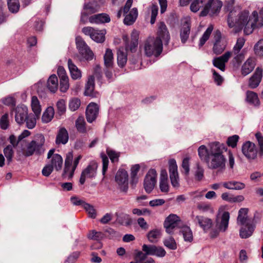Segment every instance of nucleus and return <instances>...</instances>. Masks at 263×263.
Returning a JSON list of instances; mask_svg holds the SVG:
<instances>
[{
    "label": "nucleus",
    "instance_id": "nucleus-14",
    "mask_svg": "<svg viewBox=\"0 0 263 263\" xmlns=\"http://www.w3.org/2000/svg\"><path fill=\"white\" fill-rule=\"evenodd\" d=\"M256 222L248 221L243 224H239L241 228L239 230V236L241 238L246 239L251 237L256 228Z\"/></svg>",
    "mask_w": 263,
    "mask_h": 263
},
{
    "label": "nucleus",
    "instance_id": "nucleus-23",
    "mask_svg": "<svg viewBox=\"0 0 263 263\" xmlns=\"http://www.w3.org/2000/svg\"><path fill=\"white\" fill-rule=\"evenodd\" d=\"M69 139L68 133L66 129L61 127L59 130L55 139V143L57 145L65 144Z\"/></svg>",
    "mask_w": 263,
    "mask_h": 263
},
{
    "label": "nucleus",
    "instance_id": "nucleus-58",
    "mask_svg": "<svg viewBox=\"0 0 263 263\" xmlns=\"http://www.w3.org/2000/svg\"><path fill=\"white\" fill-rule=\"evenodd\" d=\"M165 255L166 251L162 247L154 245L152 255H155L159 257H163L165 256Z\"/></svg>",
    "mask_w": 263,
    "mask_h": 263
},
{
    "label": "nucleus",
    "instance_id": "nucleus-8",
    "mask_svg": "<svg viewBox=\"0 0 263 263\" xmlns=\"http://www.w3.org/2000/svg\"><path fill=\"white\" fill-rule=\"evenodd\" d=\"M222 6V2L219 0H208L203 10L200 12V16H204L208 14L213 16L218 13Z\"/></svg>",
    "mask_w": 263,
    "mask_h": 263
},
{
    "label": "nucleus",
    "instance_id": "nucleus-64",
    "mask_svg": "<svg viewBox=\"0 0 263 263\" xmlns=\"http://www.w3.org/2000/svg\"><path fill=\"white\" fill-rule=\"evenodd\" d=\"M238 139L239 136L235 135L229 137L227 139V143L229 146L234 148L236 146Z\"/></svg>",
    "mask_w": 263,
    "mask_h": 263
},
{
    "label": "nucleus",
    "instance_id": "nucleus-27",
    "mask_svg": "<svg viewBox=\"0 0 263 263\" xmlns=\"http://www.w3.org/2000/svg\"><path fill=\"white\" fill-rule=\"evenodd\" d=\"M190 29V24L188 21H186L183 24L180 31V36L182 43H185L189 39Z\"/></svg>",
    "mask_w": 263,
    "mask_h": 263
},
{
    "label": "nucleus",
    "instance_id": "nucleus-9",
    "mask_svg": "<svg viewBox=\"0 0 263 263\" xmlns=\"http://www.w3.org/2000/svg\"><path fill=\"white\" fill-rule=\"evenodd\" d=\"M157 173L155 170L151 169L146 175L143 186L145 192L149 194L155 187L157 182Z\"/></svg>",
    "mask_w": 263,
    "mask_h": 263
},
{
    "label": "nucleus",
    "instance_id": "nucleus-53",
    "mask_svg": "<svg viewBox=\"0 0 263 263\" xmlns=\"http://www.w3.org/2000/svg\"><path fill=\"white\" fill-rule=\"evenodd\" d=\"M138 257L139 263H155L153 258L151 257L147 258V257L145 256L142 251H138Z\"/></svg>",
    "mask_w": 263,
    "mask_h": 263
},
{
    "label": "nucleus",
    "instance_id": "nucleus-36",
    "mask_svg": "<svg viewBox=\"0 0 263 263\" xmlns=\"http://www.w3.org/2000/svg\"><path fill=\"white\" fill-rule=\"evenodd\" d=\"M32 110L34 113L35 116L38 118L41 112V106L39 101L36 96H33L31 99Z\"/></svg>",
    "mask_w": 263,
    "mask_h": 263
},
{
    "label": "nucleus",
    "instance_id": "nucleus-62",
    "mask_svg": "<svg viewBox=\"0 0 263 263\" xmlns=\"http://www.w3.org/2000/svg\"><path fill=\"white\" fill-rule=\"evenodd\" d=\"M254 48L256 55L263 56V39L259 40L255 45Z\"/></svg>",
    "mask_w": 263,
    "mask_h": 263
},
{
    "label": "nucleus",
    "instance_id": "nucleus-2",
    "mask_svg": "<svg viewBox=\"0 0 263 263\" xmlns=\"http://www.w3.org/2000/svg\"><path fill=\"white\" fill-rule=\"evenodd\" d=\"M227 153V146L218 142L210 145V156L206 163L209 168L223 171L226 168V159L224 153Z\"/></svg>",
    "mask_w": 263,
    "mask_h": 263
},
{
    "label": "nucleus",
    "instance_id": "nucleus-22",
    "mask_svg": "<svg viewBox=\"0 0 263 263\" xmlns=\"http://www.w3.org/2000/svg\"><path fill=\"white\" fill-rule=\"evenodd\" d=\"M95 88V78L93 76H91L88 79L87 83L85 86L84 95L91 98H96L98 96V93L94 91Z\"/></svg>",
    "mask_w": 263,
    "mask_h": 263
},
{
    "label": "nucleus",
    "instance_id": "nucleus-44",
    "mask_svg": "<svg viewBox=\"0 0 263 263\" xmlns=\"http://www.w3.org/2000/svg\"><path fill=\"white\" fill-rule=\"evenodd\" d=\"M140 168L139 164H135L132 167L130 173L132 184H136L137 183L138 180L137 173L139 171Z\"/></svg>",
    "mask_w": 263,
    "mask_h": 263
},
{
    "label": "nucleus",
    "instance_id": "nucleus-32",
    "mask_svg": "<svg viewBox=\"0 0 263 263\" xmlns=\"http://www.w3.org/2000/svg\"><path fill=\"white\" fill-rule=\"evenodd\" d=\"M47 86L51 92L54 93L57 90L58 88V80L55 74L51 75L48 78Z\"/></svg>",
    "mask_w": 263,
    "mask_h": 263
},
{
    "label": "nucleus",
    "instance_id": "nucleus-35",
    "mask_svg": "<svg viewBox=\"0 0 263 263\" xmlns=\"http://www.w3.org/2000/svg\"><path fill=\"white\" fill-rule=\"evenodd\" d=\"M180 232L182 234L185 241L191 242L193 240V232L189 227L184 226L182 227Z\"/></svg>",
    "mask_w": 263,
    "mask_h": 263
},
{
    "label": "nucleus",
    "instance_id": "nucleus-4",
    "mask_svg": "<svg viewBox=\"0 0 263 263\" xmlns=\"http://www.w3.org/2000/svg\"><path fill=\"white\" fill-rule=\"evenodd\" d=\"M255 136L259 147V151H258L255 144L250 141L246 142L242 146L243 154L250 160H254L256 158L257 154L260 157L263 156V136L260 133H256Z\"/></svg>",
    "mask_w": 263,
    "mask_h": 263
},
{
    "label": "nucleus",
    "instance_id": "nucleus-6",
    "mask_svg": "<svg viewBox=\"0 0 263 263\" xmlns=\"http://www.w3.org/2000/svg\"><path fill=\"white\" fill-rule=\"evenodd\" d=\"M81 158L82 156L81 155L78 156L74 159L71 167L73 161V154L72 152L68 153L65 160V166L62 176L64 178L68 177L69 179H71L73 176L74 171L79 163V161Z\"/></svg>",
    "mask_w": 263,
    "mask_h": 263
},
{
    "label": "nucleus",
    "instance_id": "nucleus-13",
    "mask_svg": "<svg viewBox=\"0 0 263 263\" xmlns=\"http://www.w3.org/2000/svg\"><path fill=\"white\" fill-rule=\"evenodd\" d=\"M169 173L171 184L174 187L178 188L179 186V176L177 171L176 162L174 159L169 161Z\"/></svg>",
    "mask_w": 263,
    "mask_h": 263
},
{
    "label": "nucleus",
    "instance_id": "nucleus-46",
    "mask_svg": "<svg viewBox=\"0 0 263 263\" xmlns=\"http://www.w3.org/2000/svg\"><path fill=\"white\" fill-rule=\"evenodd\" d=\"M213 28H214V27L212 25H210L209 26V27H208V28L206 29L205 31L204 32L202 36L201 37V38L200 40V42H199V44L200 47L202 46L205 44L206 41L209 39V38L213 30Z\"/></svg>",
    "mask_w": 263,
    "mask_h": 263
},
{
    "label": "nucleus",
    "instance_id": "nucleus-63",
    "mask_svg": "<svg viewBox=\"0 0 263 263\" xmlns=\"http://www.w3.org/2000/svg\"><path fill=\"white\" fill-rule=\"evenodd\" d=\"M154 245H146L144 244L142 247V250L143 254L145 255V256L148 255H152L153 249H154Z\"/></svg>",
    "mask_w": 263,
    "mask_h": 263
},
{
    "label": "nucleus",
    "instance_id": "nucleus-34",
    "mask_svg": "<svg viewBox=\"0 0 263 263\" xmlns=\"http://www.w3.org/2000/svg\"><path fill=\"white\" fill-rule=\"evenodd\" d=\"M63 158L61 155L58 154L53 155L51 159V165L55 168L56 171H60L62 167Z\"/></svg>",
    "mask_w": 263,
    "mask_h": 263
},
{
    "label": "nucleus",
    "instance_id": "nucleus-30",
    "mask_svg": "<svg viewBox=\"0 0 263 263\" xmlns=\"http://www.w3.org/2000/svg\"><path fill=\"white\" fill-rule=\"evenodd\" d=\"M245 42V40L242 37H239L237 39L236 45L234 46L233 48V52L235 54H237V55L234 58V59L238 63L241 62L240 58L242 57L241 54H238L240 49L242 48L244 45Z\"/></svg>",
    "mask_w": 263,
    "mask_h": 263
},
{
    "label": "nucleus",
    "instance_id": "nucleus-37",
    "mask_svg": "<svg viewBox=\"0 0 263 263\" xmlns=\"http://www.w3.org/2000/svg\"><path fill=\"white\" fill-rule=\"evenodd\" d=\"M246 95L247 101L249 103L254 106L259 105L260 102L256 93L251 91H247Z\"/></svg>",
    "mask_w": 263,
    "mask_h": 263
},
{
    "label": "nucleus",
    "instance_id": "nucleus-10",
    "mask_svg": "<svg viewBox=\"0 0 263 263\" xmlns=\"http://www.w3.org/2000/svg\"><path fill=\"white\" fill-rule=\"evenodd\" d=\"M76 43L78 49L80 54L87 60H91L93 59V53L87 46L85 42L80 36L76 38Z\"/></svg>",
    "mask_w": 263,
    "mask_h": 263
},
{
    "label": "nucleus",
    "instance_id": "nucleus-18",
    "mask_svg": "<svg viewBox=\"0 0 263 263\" xmlns=\"http://www.w3.org/2000/svg\"><path fill=\"white\" fill-rule=\"evenodd\" d=\"M231 55V52L227 51L221 56L214 58L213 60V65L220 70L224 71L226 67V63L228 62Z\"/></svg>",
    "mask_w": 263,
    "mask_h": 263
},
{
    "label": "nucleus",
    "instance_id": "nucleus-28",
    "mask_svg": "<svg viewBox=\"0 0 263 263\" xmlns=\"http://www.w3.org/2000/svg\"><path fill=\"white\" fill-rule=\"evenodd\" d=\"M68 66L71 77L73 79L77 80L81 78V71L70 59L68 60Z\"/></svg>",
    "mask_w": 263,
    "mask_h": 263
},
{
    "label": "nucleus",
    "instance_id": "nucleus-61",
    "mask_svg": "<svg viewBox=\"0 0 263 263\" xmlns=\"http://www.w3.org/2000/svg\"><path fill=\"white\" fill-rule=\"evenodd\" d=\"M106 153L112 162L118 161V159L120 156V153H117L109 148L107 149Z\"/></svg>",
    "mask_w": 263,
    "mask_h": 263
},
{
    "label": "nucleus",
    "instance_id": "nucleus-42",
    "mask_svg": "<svg viewBox=\"0 0 263 263\" xmlns=\"http://www.w3.org/2000/svg\"><path fill=\"white\" fill-rule=\"evenodd\" d=\"M86 122L82 116H79L76 121V127L77 130L81 133L86 132Z\"/></svg>",
    "mask_w": 263,
    "mask_h": 263
},
{
    "label": "nucleus",
    "instance_id": "nucleus-48",
    "mask_svg": "<svg viewBox=\"0 0 263 263\" xmlns=\"http://www.w3.org/2000/svg\"><path fill=\"white\" fill-rule=\"evenodd\" d=\"M83 208L88 214L89 217L93 219L96 218L97 216V213L94 206L86 202L84 204Z\"/></svg>",
    "mask_w": 263,
    "mask_h": 263
},
{
    "label": "nucleus",
    "instance_id": "nucleus-25",
    "mask_svg": "<svg viewBox=\"0 0 263 263\" xmlns=\"http://www.w3.org/2000/svg\"><path fill=\"white\" fill-rule=\"evenodd\" d=\"M110 21L109 16L105 13L93 15L89 17V22L90 23L99 24L108 23Z\"/></svg>",
    "mask_w": 263,
    "mask_h": 263
},
{
    "label": "nucleus",
    "instance_id": "nucleus-45",
    "mask_svg": "<svg viewBox=\"0 0 263 263\" xmlns=\"http://www.w3.org/2000/svg\"><path fill=\"white\" fill-rule=\"evenodd\" d=\"M7 4L9 11L12 13L18 11L20 7L18 0H7Z\"/></svg>",
    "mask_w": 263,
    "mask_h": 263
},
{
    "label": "nucleus",
    "instance_id": "nucleus-29",
    "mask_svg": "<svg viewBox=\"0 0 263 263\" xmlns=\"http://www.w3.org/2000/svg\"><path fill=\"white\" fill-rule=\"evenodd\" d=\"M104 63L106 69H110L114 65V55L112 50L107 49L104 55Z\"/></svg>",
    "mask_w": 263,
    "mask_h": 263
},
{
    "label": "nucleus",
    "instance_id": "nucleus-31",
    "mask_svg": "<svg viewBox=\"0 0 263 263\" xmlns=\"http://www.w3.org/2000/svg\"><path fill=\"white\" fill-rule=\"evenodd\" d=\"M223 186L229 190H240L243 189L246 185L245 183L235 181H230L223 182Z\"/></svg>",
    "mask_w": 263,
    "mask_h": 263
},
{
    "label": "nucleus",
    "instance_id": "nucleus-26",
    "mask_svg": "<svg viewBox=\"0 0 263 263\" xmlns=\"http://www.w3.org/2000/svg\"><path fill=\"white\" fill-rule=\"evenodd\" d=\"M255 65V60L253 58H249L243 64L241 67V73L244 76L251 73L254 69Z\"/></svg>",
    "mask_w": 263,
    "mask_h": 263
},
{
    "label": "nucleus",
    "instance_id": "nucleus-5",
    "mask_svg": "<svg viewBox=\"0 0 263 263\" xmlns=\"http://www.w3.org/2000/svg\"><path fill=\"white\" fill-rule=\"evenodd\" d=\"M144 50L147 57L154 55L158 57L163 50L162 41H158L154 37H148L144 42Z\"/></svg>",
    "mask_w": 263,
    "mask_h": 263
},
{
    "label": "nucleus",
    "instance_id": "nucleus-52",
    "mask_svg": "<svg viewBox=\"0 0 263 263\" xmlns=\"http://www.w3.org/2000/svg\"><path fill=\"white\" fill-rule=\"evenodd\" d=\"M91 39L97 43H103L105 40L104 32L102 30H96Z\"/></svg>",
    "mask_w": 263,
    "mask_h": 263
},
{
    "label": "nucleus",
    "instance_id": "nucleus-16",
    "mask_svg": "<svg viewBox=\"0 0 263 263\" xmlns=\"http://www.w3.org/2000/svg\"><path fill=\"white\" fill-rule=\"evenodd\" d=\"M180 219L176 215H170L164 222V227L165 228L166 232L168 234H171L173 230L178 226Z\"/></svg>",
    "mask_w": 263,
    "mask_h": 263
},
{
    "label": "nucleus",
    "instance_id": "nucleus-21",
    "mask_svg": "<svg viewBox=\"0 0 263 263\" xmlns=\"http://www.w3.org/2000/svg\"><path fill=\"white\" fill-rule=\"evenodd\" d=\"M262 76V69L257 67L253 75L249 79V86L252 89L257 87L261 80Z\"/></svg>",
    "mask_w": 263,
    "mask_h": 263
},
{
    "label": "nucleus",
    "instance_id": "nucleus-51",
    "mask_svg": "<svg viewBox=\"0 0 263 263\" xmlns=\"http://www.w3.org/2000/svg\"><path fill=\"white\" fill-rule=\"evenodd\" d=\"M56 106L57 108V113L60 116L65 114L66 112V108L65 101L64 100L61 99L59 100L57 103Z\"/></svg>",
    "mask_w": 263,
    "mask_h": 263
},
{
    "label": "nucleus",
    "instance_id": "nucleus-57",
    "mask_svg": "<svg viewBox=\"0 0 263 263\" xmlns=\"http://www.w3.org/2000/svg\"><path fill=\"white\" fill-rule=\"evenodd\" d=\"M194 176L195 179L197 181H201L204 177V169L199 164H197Z\"/></svg>",
    "mask_w": 263,
    "mask_h": 263
},
{
    "label": "nucleus",
    "instance_id": "nucleus-55",
    "mask_svg": "<svg viewBox=\"0 0 263 263\" xmlns=\"http://www.w3.org/2000/svg\"><path fill=\"white\" fill-rule=\"evenodd\" d=\"M164 245L171 250H175L177 249V245L175 240L172 237H170L168 238L165 239L163 241Z\"/></svg>",
    "mask_w": 263,
    "mask_h": 263
},
{
    "label": "nucleus",
    "instance_id": "nucleus-50",
    "mask_svg": "<svg viewBox=\"0 0 263 263\" xmlns=\"http://www.w3.org/2000/svg\"><path fill=\"white\" fill-rule=\"evenodd\" d=\"M26 123V127L29 129L33 128L36 123V119L34 115L32 114H30L28 115L25 119V122Z\"/></svg>",
    "mask_w": 263,
    "mask_h": 263
},
{
    "label": "nucleus",
    "instance_id": "nucleus-11",
    "mask_svg": "<svg viewBox=\"0 0 263 263\" xmlns=\"http://www.w3.org/2000/svg\"><path fill=\"white\" fill-rule=\"evenodd\" d=\"M115 180L121 191L126 192L128 189V175L124 170H119L116 175Z\"/></svg>",
    "mask_w": 263,
    "mask_h": 263
},
{
    "label": "nucleus",
    "instance_id": "nucleus-47",
    "mask_svg": "<svg viewBox=\"0 0 263 263\" xmlns=\"http://www.w3.org/2000/svg\"><path fill=\"white\" fill-rule=\"evenodd\" d=\"M226 44L225 41L214 42L213 48V52L216 54H221L225 49Z\"/></svg>",
    "mask_w": 263,
    "mask_h": 263
},
{
    "label": "nucleus",
    "instance_id": "nucleus-24",
    "mask_svg": "<svg viewBox=\"0 0 263 263\" xmlns=\"http://www.w3.org/2000/svg\"><path fill=\"white\" fill-rule=\"evenodd\" d=\"M248 209L241 208L238 211L237 218V223L239 224H243L248 221H255L254 218H249L248 216Z\"/></svg>",
    "mask_w": 263,
    "mask_h": 263
},
{
    "label": "nucleus",
    "instance_id": "nucleus-39",
    "mask_svg": "<svg viewBox=\"0 0 263 263\" xmlns=\"http://www.w3.org/2000/svg\"><path fill=\"white\" fill-rule=\"evenodd\" d=\"M127 53L124 52L123 48H120L117 52V61L119 66L124 67L127 62Z\"/></svg>",
    "mask_w": 263,
    "mask_h": 263
},
{
    "label": "nucleus",
    "instance_id": "nucleus-54",
    "mask_svg": "<svg viewBox=\"0 0 263 263\" xmlns=\"http://www.w3.org/2000/svg\"><path fill=\"white\" fill-rule=\"evenodd\" d=\"M4 155L7 159V160L9 163L12 161V158L13 155V146L12 145H8L4 149Z\"/></svg>",
    "mask_w": 263,
    "mask_h": 263
},
{
    "label": "nucleus",
    "instance_id": "nucleus-7",
    "mask_svg": "<svg viewBox=\"0 0 263 263\" xmlns=\"http://www.w3.org/2000/svg\"><path fill=\"white\" fill-rule=\"evenodd\" d=\"M230 219V213L227 211L222 213L221 216L217 217L216 220V227L218 230L212 231L210 233V236L214 238L218 235L219 232H225L228 227Z\"/></svg>",
    "mask_w": 263,
    "mask_h": 263
},
{
    "label": "nucleus",
    "instance_id": "nucleus-38",
    "mask_svg": "<svg viewBox=\"0 0 263 263\" xmlns=\"http://www.w3.org/2000/svg\"><path fill=\"white\" fill-rule=\"evenodd\" d=\"M54 115V108L51 107H48L43 113L42 120L44 123H48L52 119Z\"/></svg>",
    "mask_w": 263,
    "mask_h": 263
},
{
    "label": "nucleus",
    "instance_id": "nucleus-59",
    "mask_svg": "<svg viewBox=\"0 0 263 263\" xmlns=\"http://www.w3.org/2000/svg\"><path fill=\"white\" fill-rule=\"evenodd\" d=\"M88 238L95 240H99L103 238V234L101 232H97L95 230H92L88 234Z\"/></svg>",
    "mask_w": 263,
    "mask_h": 263
},
{
    "label": "nucleus",
    "instance_id": "nucleus-15",
    "mask_svg": "<svg viewBox=\"0 0 263 263\" xmlns=\"http://www.w3.org/2000/svg\"><path fill=\"white\" fill-rule=\"evenodd\" d=\"M158 41H162L165 45H167L170 40V35L167 28L164 22L159 23L157 36L155 38Z\"/></svg>",
    "mask_w": 263,
    "mask_h": 263
},
{
    "label": "nucleus",
    "instance_id": "nucleus-49",
    "mask_svg": "<svg viewBox=\"0 0 263 263\" xmlns=\"http://www.w3.org/2000/svg\"><path fill=\"white\" fill-rule=\"evenodd\" d=\"M81 105V101L78 98H73L69 100V108L74 111L77 110Z\"/></svg>",
    "mask_w": 263,
    "mask_h": 263
},
{
    "label": "nucleus",
    "instance_id": "nucleus-12",
    "mask_svg": "<svg viewBox=\"0 0 263 263\" xmlns=\"http://www.w3.org/2000/svg\"><path fill=\"white\" fill-rule=\"evenodd\" d=\"M98 164L96 162H91L84 169L81 173L80 183L83 184L86 178H92L96 175Z\"/></svg>",
    "mask_w": 263,
    "mask_h": 263
},
{
    "label": "nucleus",
    "instance_id": "nucleus-60",
    "mask_svg": "<svg viewBox=\"0 0 263 263\" xmlns=\"http://www.w3.org/2000/svg\"><path fill=\"white\" fill-rule=\"evenodd\" d=\"M8 116V114L6 113L3 115L0 119V127L3 129H6L9 126Z\"/></svg>",
    "mask_w": 263,
    "mask_h": 263
},
{
    "label": "nucleus",
    "instance_id": "nucleus-17",
    "mask_svg": "<svg viewBox=\"0 0 263 263\" xmlns=\"http://www.w3.org/2000/svg\"><path fill=\"white\" fill-rule=\"evenodd\" d=\"M14 111L15 121L20 125L24 124L28 115L27 107L24 105H19L15 108Z\"/></svg>",
    "mask_w": 263,
    "mask_h": 263
},
{
    "label": "nucleus",
    "instance_id": "nucleus-1",
    "mask_svg": "<svg viewBox=\"0 0 263 263\" xmlns=\"http://www.w3.org/2000/svg\"><path fill=\"white\" fill-rule=\"evenodd\" d=\"M252 16L249 17V12L247 10L242 11L238 15V18L234 20L235 15L234 12L231 11L228 17V24L230 27H237L239 29L244 27V32L246 34H251L253 30L257 28L256 22L258 21V13L256 11L252 12Z\"/></svg>",
    "mask_w": 263,
    "mask_h": 263
},
{
    "label": "nucleus",
    "instance_id": "nucleus-56",
    "mask_svg": "<svg viewBox=\"0 0 263 263\" xmlns=\"http://www.w3.org/2000/svg\"><path fill=\"white\" fill-rule=\"evenodd\" d=\"M205 0L194 1L190 6L191 10L194 12H197L203 6V3Z\"/></svg>",
    "mask_w": 263,
    "mask_h": 263
},
{
    "label": "nucleus",
    "instance_id": "nucleus-3",
    "mask_svg": "<svg viewBox=\"0 0 263 263\" xmlns=\"http://www.w3.org/2000/svg\"><path fill=\"white\" fill-rule=\"evenodd\" d=\"M45 139L43 135L37 134L33 140L30 142L22 141L20 143V146L18 153L21 154L25 157H28L33 155L43 154L45 149L44 147Z\"/></svg>",
    "mask_w": 263,
    "mask_h": 263
},
{
    "label": "nucleus",
    "instance_id": "nucleus-43",
    "mask_svg": "<svg viewBox=\"0 0 263 263\" xmlns=\"http://www.w3.org/2000/svg\"><path fill=\"white\" fill-rule=\"evenodd\" d=\"M125 42V49L126 51L130 50L132 52H134L136 50V47H137L138 42V35L136 34L134 39H133L131 41L130 45L128 44L127 39L126 38L124 39Z\"/></svg>",
    "mask_w": 263,
    "mask_h": 263
},
{
    "label": "nucleus",
    "instance_id": "nucleus-33",
    "mask_svg": "<svg viewBox=\"0 0 263 263\" xmlns=\"http://www.w3.org/2000/svg\"><path fill=\"white\" fill-rule=\"evenodd\" d=\"M138 16V11L137 8H134L131 10L128 14H127L124 20V23L126 25L133 24L136 21Z\"/></svg>",
    "mask_w": 263,
    "mask_h": 263
},
{
    "label": "nucleus",
    "instance_id": "nucleus-20",
    "mask_svg": "<svg viewBox=\"0 0 263 263\" xmlns=\"http://www.w3.org/2000/svg\"><path fill=\"white\" fill-rule=\"evenodd\" d=\"M194 221L198 223L205 232L208 231L213 224L211 219L203 216H196Z\"/></svg>",
    "mask_w": 263,
    "mask_h": 263
},
{
    "label": "nucleus",
    "instance_id": "nucleus-40",
    "mask_svg": "<svg viewBox=\"0 0 263 263\" xmlns=\"http://www.w3.org/2000/svg\"><path fill=\"white\" fill-rule=\"evenodd\" d=\"M199 157L202 161H205L206 163L209 159L210 151H209L206 147L204 145H201L198 149Z\"/></svg>",
    "mask_w": 263,
    "mask_h": 263
},
{
    "label": "nucleus",
    "instance_id": "nucleus-19",
    "mask_svg": "<svg viewBox=\"0 0 263 263\" xmlns=\"http://www.w3.org/2000/svg\"><path fill=\"white\" fill-rule=\"evenodd\" d=\"M99 110V106L96 103H90L87 106L86 110V117L88 122L92 123L96 119Z\"/></svg>",
    "mask_w": 263,
    "mask_h": 263
},
{
    "label": "nucleus",
    "instance_id": "nucleus-41",
    "mask_svg": "<svg viewBox=\"0 0 263 263\" xmlns=\"http://www.w3.org/2000/svg\"><path fill=\"white\" fill-rule=\"evenodd\" d=\"M161 236L160 231L158 229L153 230L149 231L147 234V237L149 242L156 243Z\"/></svg>",
    "mask_w": 263,
    "mask_h": 263
}]
</instances>
